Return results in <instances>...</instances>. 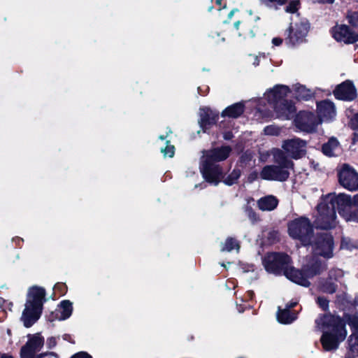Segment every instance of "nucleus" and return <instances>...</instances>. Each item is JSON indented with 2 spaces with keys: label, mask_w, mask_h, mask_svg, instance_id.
Instances as JSON below:
<instances>
[{
  "label": "nucleus",
  "mask_w": 358,
  "mask_h": 358,
  "mask_svg": "<svg viewBox=\"0 0 358 358\" xmlns=\"http://www.w3.org/2000/svg\"><path fill=\"white\" fill-rule=\"evenodd\" d=\"M252 59H253V65L255 66H257L259 65V58L257 56H252Z\"/></svg>",
  "instance_id": "44"
},
{
  "label": "nucleus",
  "mask_w": 358,
  "mask_h": 358,
  "mask_svg": "<svg viewBox=\"0 0 358 358\" xmlns=\"http://www.w3.org/2000/svg\"><path fill=\"white\" fill-rule=\"evenodd\" d=\"M57 310L60 314L57 316V318L59 320H66L71 315L72 304L69 301H63L60 303Z\"/></svg>",
  "instance_id": "25"
},
{
  "label": "nucleus",
  "mask_w": 358,
  "mask_h": 358,
  "mask_svg": "<svg viewBox=\"0 0 358 358\" xmlns=\"http://www.w3.org/2000/svg\"><path fill=\"white\" fill-rule=\"evenodd\" d=\"M240 248L239 244L237 241L233 238H228L223 244L221 250L230 252L234 249L238 251Z\"/></svg>",
  "instance_id": "26"
},
{
  "label": "nucleus",
  "mask_w": 358,
  "mask_h": 358,
  "mask_svg": "<svg viewBox=\"0 0 358 358\" xmlns=\"http://www.w3.org/2000/svg\"><path fill=\"white\" fill-rule=\"evenodd\" d=\"M252 294H253V293H252V292H251V291L248 292V294H249L250 296H252Z\"/></svg>",
  "instance_id": "53"
},
{
  "label": "nucleus",
  "mask_w": 358,
  "mask_h": 358,
  "mask_svg": "<svg viewBox=\"0 0 358 358\" xmlns=\"http://www.w3.org/2000/svg\"><path fill=\"white\" fill-rule=\"evenodd\" d=\"M338 181L345 189L353 192L358 190V173L347 164H343L338 172Z\"/></svg>",
  "instance_id": "10"
},
{
  "label": "nucleus",
  "mask_w": 358,
  "mask_h": 358,
  "mask_svg": "<svg viewBox=\"0 0 358 358\" xmlns=\"http://www.w3.org/2000/svg\"><path fill=\"white\" fill-rule=\"evenodd\" d=\"M317 328L323 332L321 343L325 350L338 348L347 335L345 324L340 317L331 315H324L315 321Z\"/></svg>",
  "instance_id": "2"
},
{
  "label": "nucleus",
  "mask_w": 358,
  "mask_h": 358,
  "mask_svg": "<svg viewBox=\"0 0 358 358\" xmlns=\"http://www.w3.org/2000/svg\"><path fill=\"white\" fill-rule=\"evenodd\" d=\"M320 1L323 3H331L334 2V0H320Z\"/></svg>",
  "instance_id": "48"
},
{
  "label": "nucleus",
  "mask_w": 358,
  "mask_h": 358,
  "mask_svg": "<svg viewBox=\"0 0 358 358\" xmlns=\"http://www.w3.org/2000/svg\"><path fill=\"white\" fill-rule=\"evenodd\" d=\"M348 21L355 27H358V12L352 13L348 15Z\"/></svg>",
  "instance_id": "33"
},
{
  "label": "nucleus",
  "mask_w": 358,
  "mask_h": 358,
  "mask_svg": "<svg viewBox=\"0 0 358 358\" xmlns=\"http://www.w3.org/2000/svg\"><path fill=\"white\" fill-rule=\"evenodd\" d=\"M288 232L292 238L299 240L303 245L311 243L313 227L310 220L306 217L295 219L289 222Z\"/></svg>",
  "instance_id": "9"
},
{
  "label": "nucleus",
  "mask_w": 358,
  "mask_h": 358,
  "mask_svg": "<svg viewBox=\"0 0 358 358\" xmlns=\"http://www.w3.org/2000/svg\"><path fill=\"white\" fill-rule=\"evenodd\" d=\"M295 122L300 130L308 133L315 131L317 126L321 124V121L313 113L305 111L299 113Z\"/></svg>",
  "instance_id": "13"
},
{
  "label": "nucleus",
  "mask_w": 358,
  "mask_h": 358,
  "mask_svg": "<svg viewBox=\"0 0 358 358\" xmlns=\"http://www.w3.org/2000/svg\"><path fill=\"white\" fill-rule=\"evenodd\" d=\"M338 194H329L322 197V201L317 205V213L315 215L314 221L317 228L322 229H329L336 227L337 202L334 201V197Z\"/></svg>",
  "instance_id": "7"
},
{
  "label": "nucleus",
  "mask_w": 358,
  "mask_h": 358,
  "mask_svg": "<svg viewBox=\"0 0 358 358\" xmlns=\"http://www.w3.org/2000/svg\"><path fill=\"white\" fill-rule=\"evenodd\" d=\"M282 40L280 38H274L272 40V43L275 46L280 45L282 43Z\"/></svg>",
  "instance_id": "43"
},
{
  "label": "nucleus",
  "mask_w": 358,
  "mask_h": 358,
  "mask_svg": "<svg viewBox=\"0 0 358 358\" xmlns=\"http://www.w3.org/2000/svg\"><path fill=\"white\" fill-rule=\"evenodd\" d=\"M229 138L230 137L229 136V135H224V138L225 139H229Z\"/></svg>",
  "instance_id": "52"
},
{
  "label": "nucleus",
  "mask_w": 358,
  "mask_h": 358,
  "mask_svg": "<svg viewBox=\"0 0 358 358\" xmlns=\"http://www.w3.org/2000/svg\"><path fill=\"white\" fill-rule=\"evenodd\" d=\"M298 97L299 99L308 100L312 96V93L309 90H307L305 87L301 86L298 88Z\"/></svg>",
  "instance_id": "28"
},
{
  "label": "nucleus",
  "mask_w": 358,
  "mask_h": 358,
  "mask_svg": "<svg viewBox=\"0 0 358 358\" xmlns=\"http://www.w3.org/2000/svg\"><path fill=\"white\" fill-rule=\"evenodd\" d=\"M1 358H13L11 356L3 355L1 357Z\"/></svg>",
  "instance_id": "50"
},
{
  "label": "nucleus",
  "mask_w": 358,
  "mask_h": 358,
  "mask_svg": "<svg viewBox=\"0 0 358 358\" xmlns=\"http://www.w3.org/2000/svg\"><path fill=\"white\" fill-rule=\"evenodd\" d=\"M322 290L324 292L332 294V293L335 292V291H336V286L332 282H327L322 285Z\"/></svg>",
  "instance_id": "35"
},
{
  "label": "nucleus",
  "mask_w": 358,
  "mask_h": 358,
  "mask_svg": "<svg viewBox=\"0 0 358 358\" xmlns=\"http://www.w3.org/2000/svg\"><path fill=\"white\" fill-rule=\"evenodd\" d=\"M45 301V289L38 286H33L29 289L25 308L21 317V320L26 327H31L40 318Z\"/></svg>",
  "instance_id": "5"
},
{
  "label": "nucleus",
  "mask_w": 358,
  "mask_h": 358,
  "mask_svg": "<svg viewBox=\"0 0 358 358\" xmlns=\"http://www.w3.org/2000/svg\"><path fill=\"white\" fill-rule=\"evenodd\" d=\"M348 323L352 330V334L348 340L349 351L352 355L358 356V317H348Z\"/></svg>",
  "instance_id": "18"
},
{
  "label": "nucleus",
  "mask_w": 358,
  "mask_h": 358,
  "mask_svg": "<svg viewBox=\"0 0 358 358\" xmlns=\"http://www.w3.org/2000/svg\"><path fill=\"white\" fill-rule=\"evenodd\" d=\"M244 110V106L242 103H237L227 108L222 113V116L236 118L240 116Z\"/></svg>",
  "instance_id": "24"
},
{
  "label": "nucleus",
  "mask_w": 358,
  "mask_h": 358,
  "mask_svg": "<svg viewBox=\"0 0 358 358\" xmlns=\"http://www.w3.org/2000/svg\"><path fill=\"white\" fill-rule=\"evenodd\" d=\"M257 176H258V173H256V172H254L252 173H251L249 176V179L252 181L254 180H255L256 178H257Z\"/></svg>",
  "instance_id": "45"
},
{
  "label": "nucleus",
  "mask_w": 358,
  "mask_h": 358,
  "mask_svg": "<svg viewBox=\"0 0 358 358\" xmlns=\"http://www.w3.org/2000/svg\"><path fill=\"white\" fill-rule=\"evenodd\" d=\"M47 344L49 348H53L56 345V339L55 338H50L47 341Z\"/></svg>",
  "instance_id": "42"
},
{
  "label": "nucleus",
  "mask_w": 358,
  "mask_h": 358,
  "mask_svg": "<svg viewBox=\"0 0 358 358\" xmlns=\"http://www.w3.org/2000/svg\"><path fill=\"white\" fill-rule=\"evenodd\" d=\"M237 10H238L237 9H233V10H231L229 12V15H228V17H229V19H231V18L234 16V15L235 12H236Z\"/></svg>",
  "instance_id": "46"
},
{
  "label": "nucleus",
  "mask_w": 358,
  "mask_h": 358,
  "mask_svg": "<svg viewBox=\"0 0 358 358\" xmlns=\"http://www.w3.org/2000/svg\"><path fill=\"white\" fill-rule=\"evenodd\" d=\"M346 358H350V357H346Z\"/></svg>",
  "instance_id": "55"
},
{
  "label": "nucleus",
  "mask_w": 358,
  "mask_h": 358,
  "mask_svg": "<svg viewBox=\"0 0 358 358\" xmlns=\"http://www.w3.org/2000/svg\"><path fill=\"white\" fill-rule=\"evenodd\" d=\"M337 202V211L346 222L358 223V194L351 196L341 193L334 197Z\"/></svg>",
  "instance_id": "8"
},
{
  "label": "nucleus",
  "mask_w": 358,
  "mask_h": 358,
  "mask_svg": "<svg viewBox=\"0 0 358 358\" xmlns=\"http://www.w3.org/2000/svg\"><path fill=\"white\" fill-rule=\"evenodd\" d=\"M231 152L229 146L215 148L204 152L201 162L200 170L205 180L215 185L223 178V172L220 165L215 164L226 159Z\"/></svg>",
  "instance_id": "3"
},
{
  "label": "nucleus",
  "mask_w": 358,
  "mask_h": 358,
  "mask_svg": "<svg viewBox=\"0 0 358 358\" xmlns=\"http://www.w3.org/2000/svg\"><path fill=\"white\" fill-rule=\"evenodd\" d=\"M322 152L328 157H334L338 155L342 148L337 138L331 137L322 145Z\"/></svg>",
  "instance_id": "21"
},
{
  "label": "nucleus",
  "mask_w": 358,
  "mask_h": 358,
  "mask_svg": "<svg viewBox=\"0 0 358 358\" xmlns=\"http://www.w3.org/2000/svg\"><path fill=\"white\" fill-rule=\"evenodd\" d=\"M289 92L287 86L276 85L264 94L278 118L289 120L295 115L296 108L294 104L284 99Z\"/></svg>",
  "instance_id": "6"
},
{
  "label": "nucleus",
  "mask_w": 358,
  "mask_h": 358,
  "mask_svg": "<svg viewBox=\"0 0 358 358\" xmlns=\"http://www.w3.org/2000/svg\"><path fill=\"white\" fill-rule=\"evenodd\" d=\"M350 125L354 129L358 130V113L355 114L350 120Z\"/></svg>",
  "instance_id": "39"
},
{
  "label": "nucleus",
  "mask_w": 358,
  "mask_h": 358,
  "mask_svg": "<svg viewBox=\"0 0 358 358\" xmlns=\"http://www.w3.org/2000/svg\"><path fill=\"white\" fill-rule=\"evenodd\" d=\"M199 124L205 132L210 125L215 124L218 118V114L208 108L200 110Z\"/></svg>",
  "instance_id": "20"
},
{
  "label": "nucleus",
  "mask_w": 358,
  "mask_h": 358,
  "mask_svg": "<svg viewBox=\"0 0 358 358\" xmlns=\"http://www.w3.org/2000/svg\"><path fill=\"white\" fill-rule=\"evenodd\" d=\"M299 7V1L294 0L291 1L289 5L286 7L285 10L287 13H294L296 12Z\"/></svg>",
  "instance_id": "31"
},
{
  "label": "nucleus",
  "mask_w": 358,
  "mask_h": 358,
  "mask_svg": "<svg viewBox=\"0 0 358 358\" xmlns=\"http://www.w3.org/2000/svg\"><path fill=\"white\" fill-rule=\"evenodd\" d=\"M222 2V0H215V3L218 5H220Z\"/></svg>",
  "instance_id": "51"
},
{
  "label": "nucleus",
  "mask_w": 358,
  "mask_h": 358,
  "mask_svg": "<svg viewBox=\"0 0 358 358\" xmlns=\"http://www.w3.org/2000/svg\"><path fill=\"white\" fill-rule=\"evenodd\" d=\"M71 358H92V357L87 352H80L72 356Z\"/></svg>",
  "instance_id": "40"
},
{
  "label": "nucleus",
  "mask_w": 358,
  "mask_h": 358,
  "mask_svg": "<svg viewBox=\"0 0 358 358\" xmlns=\"http://www.w3.org/2000/svg\"><path fill=\"white\" fill-rule=\"evenodd\" d=\"M334 241L332 236L327 234H322L317 236L313 244V250L315 255L322 256L324 258L333 257Z\"/></svg>",
  "instance_id": "11"
},
{
  "label": "nucleus",
  "mask_w": 358,
  "mask_h": 358,
  "mask_svg": "<svg viewBox=\"0 0 358 358\" xmlns=\"http://www.w3.org/2000/svg\"><path fill=\"white\" fill-rule=\"evenodd\" d=\"M240 23H241V22H240V21H237V22H236L234 23V27H235V28H236V29H238L239 25H240Z\"/></svg>",
  "instance_id": "49"
},
{
  "label": "nucleus",
  "mask_w": 358,
  "mask_h": 358,
  "mask_svg": "<svg viewBox=\"0 0 358 358\" xmlns=\"http://www.w3.org/2000/svg\"><path fill=\"white\" fill-rule=\"evenodd\" d=\"M240 36H243L245 38H252L255 36V33L252 29L246 30L243 33L239 34Z\"/></svg>",
  "instance_id": "38"
},
{
  "label": "nucleus",
  "mask_w": 358,
  "mask_h": 358,
  "mask_svg": "<svg viewBox=\"0 0 358 358\" xmlns=\"http://www.w3.org/2000/svg\"><path fill=\"white\" fill-rule=\"evenodd\" d=\"M308 24L305 21L292 24L289 29L287 43L292 45L302 43L308 34Z\"/></svg>",
  "instance_id": "14"
},
{
  "label": "nucleus",
  "mask_w": 358,
  "mask_h": 358,
  "mask_svg": "<svg viewBox=\"0 0 358 358\" xmlns=\"http://www.w3.org/2000/svg\"><path fill=\"white\" fill-rule=\"evenodd\" d=\"M246 212H247L248 218L252 223H255V222H257L259 221V217L258 215L255 211H253L251 208H248L246 210Z\"/></svg>",
  "instance_id": "34"
},
{
  "label": "nucleus",
  "mask_w": 358,
  "mask_h": 358,
  "mask_svg": "<svg viewBox=\"0 0 358 358\" xmlns=\"http://www.w3.org/2000/svg\"><path fill=\"white\" fill-rule=\"evenodd\" d=\"M334 93L337 99L344 101H352L357 96L356 88L350 80L338 85Z\"/></svg>",
  "instance_id": "17"
},
{
  "label": "nucleus",
  "mask_w": 358,
  "mask_h": 358,
  "mask_svg": "<svg viewBox=\"0 0 358 358\" xmlns=\"http://www.w3.org/2000/svg\"><path fill=\"white\" fill-rule=\"evenodd\" d=\"M341 247L342 248H350V247H348V245H345V240H343L342 243H341Z\"/></svg>",
  "instance_id": "47"
},
{
  "label": "nucleus",
  "mask_w": 358,
  "mask_h": 358,
  "mask_svg": "<svg viewBox=\"0 0 358 358\" xmlns=\"http://www.w3.org/2000/svg\"><path fill=\"white\" fill-rule=\"evenodd\" d=\"M358 143V134H355L354 136L352 138V145L350 146V149L353 151H356V148H354V146Z\"/></svg>",
  "instance_id": "41"
},
{
  "label": "nucleus",
  "mask_w": 358,
  "mask_h": 358,
  "mask_svg": "<svg viewBox=\"0 0 358 358\" xmlns=\"http://www.w3.org/2000/svg\"><path fill=\"white\" fill-rule=\"evenodd\" d=\"M319 121H329L336 116L334 104L329 101H323L317 105Z\"/></svg>",
  "instance_id": "19"
},
{
  "label": "nucleus",
  "mask_w": 358,
  "mask_h": 358,
  "mask_svg": "<svg viewBox=\"0 0 358 358\" xmlns=\"http://www.w3.org/2000/svg\"><path fill=\"white\" fill-rule=\"evenodd\" d=\"M317 303L324 310H326L329 307V301L324 297L319 296L317 299Z\"/></svg>",
  "instance_id": "36"
},
{
  "label": "nucleus",
  "mask_w": 358,
  "mask_h": 358,
  "mask_svg": "<svg viewBox=\"0 0 358 358\" xmlns=\"http://www.w3.org/2000/svg\"><path fill=\"white\" fill-rule=\"evenodd\" d=\"M282 129L276 125L271 124L266 127L264 129L265 135L268 136H279Z\"/></svg>",
  "instance_id": "27"
},
{
  "label": "nucleus",
  "mask_w": 358,
  "mask_h": 358,
  "mask_svg": "<svg viewBox=\"0 0 358 358\" xmlns=\"http://www.w3.org/2000/svg\"><path fill=\"white\" fill-rule=\"evenodd\" d=\"M329 276L331 278H334L337 279L343 276V271L340 269L331 270L329 272Z\"/></svg>",
  "instance_id": "37"
},
{
  "label": "nucleus",
  "mask_w": 358,
  "mask_h": 358,
  "mask_svg": "<svg viewBox=\"0 0 358 358\" xmlns=\"http://www.w3.org/2000/svg\"><path fill=\"white\" fill-rule=\"evenodd\" d=\"M264 266L266 270L274 274L284 275L291 281L304 287H308V279L320 274L327 268L325 262L319 260L313 257L306 264H303L302 271L295 269L290 266V257L282 253L268 254L264 259Z\"/></svg>",
  "instance_id": "1"
},
{
  "label": "nucleus",
  "mask_w": 358,
  "mask_h": 358,
  "mask_svg": "<svg viewBox=\"0 0 358 358\" xmlns=\"http://www.w3.org/2000/svg\"><path fill=\"white\" fill-rule=\"evenodd\" d=\"M241 172L239 170H234L230 176L225 180V183L228 185L234 184L236 180L240 177Z\"/></svg>",
  "instance_id": "29"
},
{
  "label": "nucleus",
  "mask_w": 358,
  "mask_h": 358,
  "mask_svg": "<svg viewBox=\"0 0 358 358\" xmlns=\"http://www.w3.org/2000/svg\"><path fill=\"white\" fill-rule=\"evenodd\" d=\"M271 154L275 164L265 166L259 173L260 178L266 180H287L289 176V170L293 169V162L280 149H273Z\"/></svg>",
  "instance_id": "4"
},
{
  "label": "nucleus",
  "mask_w": 358,
  "mask_h": 358,
  "mask_svg": "<svg viewBox=\"0 0 358 358\" xmlns=\"http://www.w3.org/2000/svg\"><path fill=\"white\" fill-rule=\"evenodd\" d=\"M159 138H160V139H162V140L164 139V136H159Z\"/></svg>",
  "instance_id": "54"
},
{
  "label": "nucleus",
  "mask_w": 358,
  "mask_h": 358,
  "mask_svg": "<svg viewBox=\"0 0 358 358\" xmlns=\"http://www.w3.org/2000/svg\"><path fill=\"white\" fill-rule=\"evenodd\" d=\"M262 3L268 7H276L277 6L283 5L287 0H260Z\"/></svg>",
  "instance_id": "30"
},
{
  "label": "nucleus",
  "mask_w": 358,
  "mask_h": 358,
  "mask_svg": "<svg viewBox=\"0 0 358 358\" xmlns=\"http://www.w3.org/2000/svg\"><path fill=\"white\" fill-rule=\"evenodd\" d=\"M333 37L340 42L353 43L358 41V34L350 31L346 25H337L332 29Z\"/></svg>",
  "instance_id": "16"
},
{
  "label": "nucleus",
  "mask_w": 358,
  "mask_h": 358,
  "mask_svg": "<svg viewBox=\"0 0 358 358\" xmlns=\"http://www.w3.org/2000/svg\"><path fill=\"white\" fill-rule=\"evenodd\" d=\"M174 146L167 144L164 148L161 149V152L163 153L164 157H173L174 155Z\"/></svg>",
  "instance_id": "32"
},
{
  "label": "nucleus",
  "mask_w": 358,
  "mask_h": 358,
  "mask_svg": "<svg viewBox=\"0 0 358 358\" xmlns=\"http://www.w3.org/2000/svg\"><path fill=\"white\" fill-rule=\"evenodd\" d=\"M43 343L44 339L39 334L29 336L27 343L21 349V358H34L35 354L41 350Z\"/></svg>",
  "instance_id": "15"
},
{
  "label": "nucleus",
  "mask_w": 358,
  "mask_h": 358,
  "mask_svg": "<svg viewBox=\"0 0 358 358\" xmlns=\"http://www.w3.org/2000/svg\"><path fill=\"white\" fill-rule=\"evenodd\" d=\"M278 199L273 195H266L257 200V207L262 211H272L278 205Z\"/></svg>",
  "instance_id": "22"
},
{
  "label": "nucleus",
  "mask_w": 358,
  "mask_h": 358,
  "mask_svg": "<svg viewBox=\"0 0 358 358\" xmlns=\"http://www.w3.org/2000/svg\"><path fill=\"white\" fill-rule=\"evenodd\" d=\"M307 142L299 138H293L282 141V148L290 157L298 159L306 153Z\"/></svg>",
  "instance_id": "12"
},
{
  "label": "nucleus",
  "mask_w": 358,
  "mask_h": 358,
  "mask_svg": "<svg viewBox=\"0 0 358 358\" xmlns=\"http://www.w3.org/2000/svg\"><path fill=\"white\" fill-rule=\"evenodd\" d=\"M296 302L291 303L287 305L283 310L279 309L277 313V319L278 322L282 324H289L292 322L296 318V315L294 313H291L289 309L295 306Z\"/></svg>",
  "instance_id": "23"
}]
</instances>
